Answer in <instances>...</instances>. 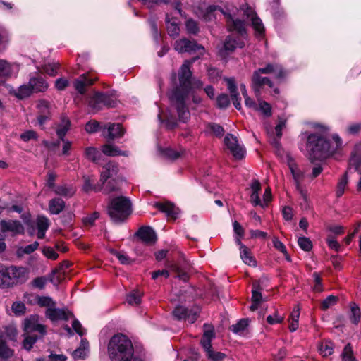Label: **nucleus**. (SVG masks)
Returning <instances> with one entry per match:
<instances>
[{"mask_svg":"<svg viewBox=\"0 0 361 361\" xmlns=\"http://www.w3.org/2000/svg\"><path fill=\"white\" fill-rule=\"evenodd\" d=\"M330 128L324 125L316 124L315 131L307 134V149L312 160H322L332 156L338 152L343 145V141L338 135H332L333 142H330L328 136Z\"/></svg>","mask_w":361,"mask_h":361,"instance_id":"obj_1","label":"nucleus"},{"mask_svg":"<svg viewBox=\"0 0 361 361\" xmlns=\"http://www.w3.org/2000/svg\"><path fill=\"white\" fill-rule=\"evenodd\" d=\"M195 60V58L190 61L187 60L181 66L179 72L180 87L176 88L170 96L171 104L176 109L179 120L184 123L190 118V113L185 105V99L190 90V66Z\"/></svg>","mask_w":361,"mask_h":361,"instance_id":"obj_2","label":"nucleus"},{"mask_svg":"<svg viewBox=\"0 0 361 361\" xmlns=\"http://www.w3.org/2000/svg\"><path fill=\"white\" fill-rule=\"evenodd\" d=\"M107 353L111 361H143L135 354L131 341L121 334L111 338L107 345Z\"/></svg>","mask_w":361,"mask_h":361,"instance_id":"obj_3","label":"nucleus"},{"mask_svg":"<svg viewBox=\"0 0 361 361\" xmlns=\"http://www.w3.org/2000/svg\"><path fill=\"white\" fill-rule=\"evenodd\" d=\"M108 214L115 223L124 221L131 214V202L124 196L111 198L108 204Z\"/></svg>","mask_w":361,"mask_h":361,"instance_id":"obj_4","label":"nucleus"},{"mask_svg":"<svg viewBox=\"0 0 361 361\" xmlns=\"http://www.w3.org/2000/svg\"><path fill=\"white\" fill-rule=\"evenodd\" d=\"M25 338L23 342V348L30 350L33 344L45 334V326L38 323V317L31 316L24 322Z\"/></svg>","mask_w":361,"mask_h":361,"instance_id":"obj_5","label":"nucleus"},{"mask_svg":"<svg viewBox=\"0 0 361 361\" xmlns=\"http://www.w3.org/2000/svg\"><path fill=\"white\" fill-rule=\"evenodd\" d=\"M216 11H219L225 16V18L226 19V25L229 30H235L241 35H243L245 33L244 22L238 19H234L231 15L224 13L222 9L219 6H207L205 10V13L203 16V18L204 19V20H212L213 18V13Z\"/></svg>","mask_w":361,"mask_h":361,"instance_id":"obj_6","label":"nucleus"},{"mask_svg":"<svg viewBox=\"0 0 361 361\" xmlns=\"http://www.w3.org/2000/svg\"><path fill=\"white\" fill-rule=\"evenodd\" d=\"M8 287L23 283L28 279L29 271L23 267L11 266L6 267Z\"/></svg>","mask_w":361,"mask_h":361,"instance_id":"obj_7","label":"nucleus"},{"mask_svg":"<svg viewBox=\"0 0 361 361\" xmlns=\"http://www.w3.org/2000/svg\"><path fill=\"white\" fill-rule=\"evenodd\" d=\"M287 164L292 174L296 190L300 193L301 196L304 199H306V194L301 186V183L304 180L305 176L304 171L299 168L294 159L290 157L287 159Z\"/></svg>","mask_w":361,"mask_h":361,"instance_id":"obj_8","label":"nucleus"},{"mask_svg":"<svg viewBox=\"0 0 361 361\" xmlns=\"http://www.w3.org/2000/svg\"><path fill=\"white\" fill-rule=\"evenodd\" d=\"M174 49L179 53H192L198 52L203 54L204 49L202 46L199 45L194 40H189L186 38L176 40L174 43Z\"/></svg>","mask_w":361,"mask_h":361,"instance_id":"obj_9","label":"nucleus"},{"mask_svg":"<svg viewBox=\"0 0 361 361\" xmlns=\"http://www.w3.org/2000/svg\"><path fill=\"white\" fill-rule=\"evenodd\" d=\"M224 144L235 159H241L244 157L245 149L236 137L228 134L224 138Z\"/></svg>","mask_w":361,"mask_h":361,"instance_id":"obj_10","label":"nucleus"},{"mask_svg":"<svg viewBox=\"0 0 361 361\" xmlns=\"http://www.w3.org/2000/svg\"><path fill=\"white\" fill-rule=\"evenodd\" d=\"M200 312L199 307H196L192 310H188L182 306H178L175 308L173 313L178 319H185L189 323H194L198 317Z\"/></svg>","mask_w":361,"mask_h":361,"instance_id":"obj_11","label":"nucleus"},{"mask_svg":"<svg viewBox=\"0 0 361 361\" xmlns=\"http://www.w3.org/2000/svg\"><path fill=\"white\" fill-rule=\"evenodd\" d=\"M252 87L257 94H260V90L264 85H268L269 87H273V82L268 77H263L262 74L254 71L252 77Z\"/></svg>","mask_w":361,"mask_h":361,"instance_id":"obj_12","label":"nucleus"},{"mask_svg":"<svg viewBox=\"0 0 361 361\" xmlns=\"http://www.w3.org/2000/svg\"><path fill=\"white\" fill-rule=\"evenodd\" d=\"M2 232H11L13 234L23 233L24 227L19 221L16 220H2L0 223Z\"/></svg>","mask_w":361,"mask_h":361,"instance_id":"obj_13","label":"nucleus"},{"mask_svg":"<svg viewBox=\"0 0 361 361\" xmlns=\"http://www.w3.org/2000/svg\"><path fill=\"white\" fill-rule=\"evenodd\" d=\"M118 171V167L116 164L114 162L106 163L101 171L99 182L104 185L109 178L116 176Z\"/></svg>","mask_w":361,"mask_h":361,"instance_id":"obj_14","label":"nucleus"},{"mask_svg":"<svg viewBox=\"0 0 361 361\" xmlns=\"http://www.w3.org/2000/svg\"><path fill=\"white\" fill-rule=\"evenodd\" d=\"M46 316L51 321L68 320L69 317H72V314L64 309L54 307L47 309Z\"/></svg>","mask_w":361,"mask_h":361,"instance_id":"obj_15","label":"nucleus"},{"mask_svg":"<svg viewBox=\"0 0 361 361\" xmlns=\"http://www.w3.org/2000/svg\"><path fill=\"white\" fill-rule=\"evenodd\" d=\"M82 180L83 184L82 186V190L84 192H98L102 190L103 185L100 182L97 184H95L93 176L84 175L82 176Z\"/></svg>","mask_w":361,"mask_h":361,"instance_id":"obj_16","label":"nucleus"},{"mask_svg":"<svg viewBox=\"0 0 361 361\" xmlns=\"http://www.w3.org/2000/svg\"><path fill=\"white\" fill-rule=\"evenodd\" d=\"M255 71L261 74H273L276 78H282L285 76L283 68L277 63H267L265 67L257 69Z\"/></svg>","mask_w":361,"mask_h":361,"instance_id":"obj_17","label":"nucleus"},{"mask_svg":"<svg viewBox=\"0 0 361 361\" xmlns=\"http://www.w3.org/2000/svg\"><path fill=\"white\" fill-rule=\"evenodd\" d=\"M97 80V78L90 77L89 74H82L74 81V87L80 94L85 92V87L91 85Z\"/></svg>","mask_w":361,"mask_h":361,"instance_id":"obj_18","label":"nucleus"},{"mask_svg":"<svg viewBox=\"0 0 361 361\" xmlns=\"http://www.w3.org/2000/svg\"><path fill=\"white\" fill-rule=\"evenodd\" d=\"M215 336L213 326L205 324L204 325V334L201 339V344L206 352L212 349L211 341Z\"/></svg>","mask_w":361,"mask_h":361,"instance_id":"obj_19","label":"nucleus"},{"mask_svg":"<svg viewBox=\"0 0 361 361\" xmlns=\"http://www.w3.org/2000/svg\"><path fill=\"white\" fill-rule=\"evenodd\" d=\"M137 235L146 245H152L157 240L155 232L150 227L140 228Z\"/></svg>","mask_w":361,"mask_h":361,"instance_id":"obj_20","label":"nucleus"},{"mask_svg":"<svg viewBox=\"0 0 361 361\" xmlns=\"http://www.w3.org/2000/svg\"><path fill=\"white\" fill-rule=\"evenodd\" d=\"M154 207L166 214L167 216L171 217L173 219H176L179 213L178 208L176 207V206L169 202H156L154 204Z\"/></svg>","mask_w":361,"mask_h":361,"instance_id":"obj_21","label":"nucleus"},{"mask_svg":"<svg viewBox=\"0 0 361 361\" xmlns=\"http://www.w3.org/2000/svg\"><path fill=\"white\" fill-rule=\"evenodd\" d=\"M71 128V121L65 115H61L56 126V133L60 140H63L67 132Z\"/></svg>","mask_w":361,"mask_h":361,"instance_id":"obj_22","label":"nucleus"},{"mask_svg":"<svg viewBox=\"0 0 361 361\" xmlns=\"http://www.w3.org/2000/svg\"><path fill=\"white\" fill-rule=\"evenodd\" d=\"M29 83L34 93L45 92L49 87L48 82L40 75L31 77Z\"/></svg>","mask_w":361,"mask_h":361,"instance_id":"obj_23","label":"nucleus"},{"mask_svg":"<svg viewBox=\"0 0 361 361\" xmlns=\"http://www.w3.org/2000/svg\"><path fill=\"white\" fill-rule=\"evenodd\" d=\"M350 168L361 172V144L356 145L350 159Z\"/></svg>","mask_w":361,"mask_h":361,"instance_id":"obj_24","label":"nucleus"},{"mask_svg":"<svg viewBox=\"0 0 361 361\" xmlns=\"http://www.w3.org/2000/svg\"><path fill=\"white\" fill-rule=\"evenodd\" d=\"M102 152L107 156H129L130 153L128 151H122L118 147L111 145V144H106L102 147Z\"/></svg>","mask_w":361,"mask_h":361,"instance_id":"obj_25","label":"nucleus"},{"mask_svg":"<svg viewBox=\"0 0 361 361\" xmlns=\"http://www.w3.org/2000/svg\"><path fill=\"white\" fill-rule=\"evenodd\" d=\"M15 68L18 69V66L0 59V78H7L11 77L13 73Z\"/></svg>","mask_w":361,"mask_h":361,"instance_id":"obj_26","label":"nucleus"},{"mask_svg":"<svg viewBox=\"0 0 361 361\" xmlns=\"http://www.w3.org/2000/svg\"><path fill=\"white\" fill-rule=\"evenodd\" d=\"M54 191L58 195L70 198L75 195L76 188L71 185L63 184L56 186Z\"/></svg>","mask_w":361,"mask_h":361,"instance_id":"obj_27","label":"nucleus"},{"mask_svg":"<svg viewBox=\"0 0 361 361\" xmlns=\"http://www.w3.org/2000/svg\"><path fill=\"white\" fill-rule=\"evenodd\" d=\"M105 99V94L96 92L90 99L89 105L94 112H97L102 109L104 106V101Z\"/></svg>","mask_w":361,"mask_h":361,"instance_id":"obj_28","label":"nucleus"},{"mask_svg":"<svg viewBox=\"0 0 361 361\" xmlns=\"http://www.w3.org/2000/svg\"><path fill=\"white\" fill-rule=\"evenodd\" d=\"M166 23L168 34L171 37H177L180 32V28L177 20L170 18L169 14L166 16Z\"/></svg>","mask_w":361,"mask_h":361,"instance_id":"obj_29","label":"nucleus"},{"mask_svg":"<svg viewBox=\"0 0 361 361\" xmlns=\"http://www.w3.org/2000/svg\"><path fill=\"white\" fill-rule=\"evenodd\" d=\"M107 135L109 139L121 137L124 134V130L119 123H109L107 126Z\"/></svg>","mask_w":361,"mask_h":361,"instance_id":"obj_30","label":"nucleus"},{"mask_svg":"<svg viewBox=\"0 0 361 361\" xmlns=\"http://www.w3.org/2000/svg\"><path fill=\"white\" fill-rule=\"evenodd\" d=\"M247 18L252 21V27L259 35H262L264 31V27L262 20L257 16L256 13L249 10L247 13Z\"/></svg>","mask_w":361,"mask_h":361,"instance_id":"obj_31","label":"nucleus"},{"mask_svg":"<svg viewBox=\"0 0 361 361\" xmlns=\"http://www.w3.org/2000/svg\"><path fill=\"white\" fill-rule=\"evenodd\" d=\"M239 249L240 258L243 262L249 266L255 267L257 265V262L251 252V250L247 246L239 247Z\"/></svg>","mask_w":361,"mask_h":361,"instance_id":"obj_32","label":"nucleus"},{"mask_svg":"<svg viewBox=\"0 0 361 361\" xmlns=\"http://www.w3.org/2000/svg\"><path fill=\"white\" fill-rule=\"evenodd\" d=\"M65 207V202L61 198H54L49 200V209L52 214H59Z\"/></svg>","mask_w":361,"mask_h":361,"instance_id":"obj_33","label":"nucleus"},{"mask_svg":"<svg viewBox=\"0 0 361 361\" xmlns=\"http://www.w3.org/2000/svg\"><path fill=\"white\" fill-rule=\"evenodd\" d=\"M49 226V220L44 216H39L37 219V238L42 239L45 236V232Z\"/></svg>","mask_w":361,"mask_h":361,"instance_id":"obj_34","label":"nucleus"},{"mask_svg":"<svg viewBox=\"0 0 361 361\" xmlns=\"http://www.w3.org/2000/svg\"><path fill=\"white\" fill-rule=\"evenodd\" d=\"M244 42L240 39H236L232 36H228L226 38L224 42V48L226 51H233L236 47H244Z\"/></svg>","mask_w":361,"mask_h":361,"instance_id":"obj_35","label":"nucleus"},{"mask_svg":"<svg viewBox=\"0 0 361 361\" xmlns=\"http://www.w3.org/2000/svg\"><path fill=\"white\" fill-rule=\"evenodd\" d=\"M85 157L87 159L97 162L100 159V152L94 147H88L85 149Z\"/></svg>","mask_w":361,"mask_h":361,"instance_id":"obj_36","label":"nucleus"},{"mask_svg":"<svg viewBox=\"0 0 361 361\" xmlns=\"http://www.w3.org/2000/svg\"><path fill=\"white\" fill-rule=\"evenodd\" d=\"M34 93L32 87L30 86V83L27 85H21L17 90L16 93V96L22 99L26 97H28L31 95V94Z\"/></svg>","mask_w":361,"mask_h":361,"instance_id":"obj_37","label":"nucleus"},{"mask_svg":"<svg viewBox=\"0 0 361 361\" xmlns=\"http://www.w3.org/2000/svg\"><path fill=\"white\" fill-rule=\"evenodd\" d=\"M87 341L82 340L80 346L72 353L73 357L75 359L85 358L87 352Z\"/></svg>","mask_w":361,"mask_h":361,"instance_id":"obj_38","label":"nucleus"},{"mask_svg":"<svg viewBox=\"0 0 361 361\" xmlns=\"http://www.w3.org/2000/svg\"><path fill=\"white\" fill-rule=\"evenodd\" d=\"M142 293L138 290H133L126 296V302L130 305H137L141 302Z\"/></svg>","mask_w":361,"mask_h":361,"instance_id":"obj_39","label":"nucleus"},{"mask_svg":"<svg viewBox=\"0 0 361 361\" xmlns=\"http://www.w3.org/2000/svg\"><path fill=\"white\" fill-rule=\"evenodd\" d=\"M319 350L322 356L330 355L334 351V344L331 341H326L320 344Z\"/></svg>","mask_w":361,"mask_h":361,"instance_id":"obj_40","label":"nucleus"},{"mask_svg":"<svg viewBox=\"0 0 361 361\" xmlns=\"http://www.w3.org/2000/svg\"><path fill=\"white\" fill-rule=\"evenodd\" d=\"M59 66L60 64L59 63H48L42 66V70L49 75L55 76L57 74Z\"/></svg>","mask_w":361,"mask_h":361,"instance_id":"obj_41","label":"nucleus"},{"mask_svg":"<svg viewBox=\"0 0 361 361\" xmlns=\"http://www.w3.org/2000/svg\"><path fill=\"white\" fill-rule=\"evenodd\" d=\"M247 325L248 322L247 319H241L235 324L232 325L231 329L235 334H241L245 330Z\"/></svg>","mask_w":361,"mask_h":361,"instance_id":"obj_42","label":"nucleus"},{"mask_svg":"<svg viewBox=\"0 0 361 361\" xmlns=\"http://www.w3.org/2000/svg\"><path fill=\"white\" fill-rule=\"evenodd\" d=\"M119 187L115 180H109L103 185L102 191L104 194H110L113 192L118 191Z\"/></svg>","mask_w":361,"mask_h":361,"instance_id":"obj_43","label":"nucleus"},{"mask_svg":"<svg viewBox=\"0 0 361 361\" xmlns=\"http://www.w3.org/2000/svg\"><path fill=\"white\" fill-rule=\"evenodd\" d=\"M350 311H351L350 320L353 324H357L359 322L360 315H361L360 310L357 305H355V303H353L350 305Z\"/></svg>","mask_w":361,"mask_h":361,"instance_id":"obj_44","label":"nucleus"},{"mask_svg":"<svg viewBox=\"0 0 361 361\" xmlns=\"http://www.w3.org/2000/svg\"><path fill=\"white\" fill-rule=\"evenodd\" d=\"M207 128L209 132L216 137H221L224 133L223 127L216 123H209Z\"/></svg>","mask_w":361,"mask_h":361,"instance_id":"obj_45","label":"nucleus"},{"mask_svg":"<svg viewBox=\"0 0 361 361\" xmlns=\"http://www.w3.org/2000/svg\"><path fill=\"white\" fill-rule=\"evenodd\" d=\"M37 108L39 114L50 115V103L46 100L42 99L38 102Z\"/></svg>","mask_w":361,"mask_h":361,"instance_id":"obj_46","label":"nucleus"},{"mask_svg":"<svg viewBox=\"0 0 361 361\" xmlns=\"http://www.w3.org/2000/svg\"><path fill=\"white\" fill-rule=\"evenodd\" d=\"M230 104V99L227 94H221L216 98V105L220 109H225Z\"/></svg>","mask_w":361,"mask_h":361,"instance_id":"obj_47","label":"nucleus"},{"mask_svg":"<svg viewBox=\"0 0 361 361\" xmlns=\"http://www.w3.org/2000/svg\"><path fill=\"white\" fill-rule=\"evenodd\" d=\"M111 253L116 256L120 262L123 264H129L131 263L132 260L124 252H119L116 250H111Z\"/></svg>","mask_w":361,"mask_h":361,"instance_id":"obj_48","label":"nucleus"},{"mask_svg":"<svg viewBox=\"0 0 361 361\" xmlns=\"http://www.w3.org/2000/svg\"><path fill=\"white\" fill-rule=\"evenodd\" d=\"M186 29L188 33L196 35L199 32L197 23L192 19H188L185 22Z\"/></svg>","mask_w":361,"mask_h":361,"instance_id":"obj_49","label":"nucleus"},{"mask_svg":"<svg viewBox=\"0 0 361 361\" xmlns=\"http://www.w3.org/2000/svg\"><path fill=\"white\" fill-rule=\"evenodd\" d=\"M39 247V243L35 241L32 244H30L28 245H26L24 247H20L18 250V255H23V254H30L35 251Z\"/></svg>","mask_w":361,"mask_h":361,"instance_id":"obj_50","label":"nucleus"},{"mask_svg":"<svg viewBox=\"0 0 361 361\" xmlns=\"http://www.w3.org/2000/svg\"><path fill=\"white\" fill-rule=\"evenodd\" d=\"M337 300L338 299L336 296H334V295L328 296L325 300H324L321 302V308L323 310H326L329 309V307H332L333 305H334L336 303Z\"/></svg>","mask_w":361,"mask_h":361,"instance_id":"obj_51","label":"nucleus"},{"mask_svg":"<svg viewBox=\"0 0 361 361\" xmlns=\"http://www.w3.org/2000/svg\"><path fill=\"white\" fill-rule=\"evenodd\" d=\"M300 247L305 251H310L312 247L311 240L305 237H300L298 240Z\"/></svg>","mask_w":361,"mask_h":361,"instance_id":"obj_52","label":"nucleus"},{"mask_svg":"<svg viewBox=\"0 0 361 361\" xmlns=\"http://www.w3.org/2000/svg\"><path fill=\"white\" fill-rule=\"evenodd\" d=\"M348 184V178L346 175H344L343 178L340 180V181L338 183L337 189H336V196L338 197L343 195L344 193L345 187Z\"/></svg>","mask_w":361,"mask_h":361,"instance_id":"obj_53","label":"nucleus"},{"mask_svg":"<svg viewBox=\"0 0 361 361\" xmlns=\"http://www.w3.org/2000/svg\"><path fill=\"white\" fill-rule=\"evenodd\" d=\"M162 154L164 156H165L166 158L171 159V160H175L177 159L180 157V152H177L171 148H166L162 150Z\"/></svg>","mask_w":361,"mask_h":361,"instance_id":"obj_54","label":"nucleus"},{"mask_svg":"<svg viewBox=\"0 0 361 361\" xmlns=\"http://www.w3.org/2000/svg\"><path fill=\"white\" fill-rule=\"evenodd\" d=\"M252 301L261 303L262 301V296L260 293L259 286L257 283L253 284V289L252 290Z\"/></svg>","mask_w":361,"mask_h":361,"instance_id":"obj_55","label":"nucleus"},{"mask_svg":"<svg viewBox=\"0 0 361 361\" xmlns=\"http://www.w3.org/2000/svg\"><path fill=\"white\" fill-rule=\"evenodd\" d=\"M206 353L208 358L212 361H221L226 357L224 353L214 351L212 349L208 350Z\"/></svg>","mask_w":361,"mask_h":361,"instance_id":"obj_56","label":"nucleus"},{"mask_svg":"<svg viewBox=\"0 0 361 361\" xmlns=\"http://www.w3.org/2000/svg\"><path fill=\"white\" fill-rule=\"evenodd\" d=\"M342 361H355L353 355L352 348L349 344L343 349L342 353Z\"/></svg>","mask_w":361,"mask_h":361,"instance_id":"obj_57","label":"nucleus"},{"mask_svg":"<svg viewBox=\"0 0 361 361\" xmlns=\"http://www.w3.org/2000/svg\"><path fill=\"white\" fill-rule=\"evenodd\" d=\"M6 267L0 264V287L6 288L8 287L7 274L6 273Z\"/></svg>","mask_w":361,"mask_h":361,"instance_id":"obj_58","label":"nucleus"},{"mask_svg":"<svg viewBox=\"0 0 361 361\" xmlns=\"http://www.w3.org/2000/svg\"><path fill=\"white\" fill-rule=\"evenodd\" d=\"M40 306L51 308L56 306V302L50 297H41L38 299Z\"/></svg>","mask_w":361,"mask_h":361,"instance_id":"obj_59","label":"nucleus"},{"mask_svg":"<svg viewBox=\"0 0 361 361\" xmlns=\"http://www.w3.org/2000/svg\"><path fill=\"white\" fill-rule=\"evenodd\" d=\"M263 112L267 116H270L271 114V108L269 104L264 101H259L258 109Z\"/></svg>","mask_w":361,"mask_h":361,"instance_id":"obj_60","label":"nucleus"},{"mask_svg":"<svg viewBox=\"0 0 361 361\" xmlns=\"http://www.w3.org/2000/svg\"><path fill=\"white\" fill-rule=\"evenodd\" d=\"M12 311L15 314L20 315L24 313L25 310V305L21 302H15L12 305Z\"/></svg>","mask_w":361,"mask_h":361,"instance_id":"obj_61","label":"nucleus"},{"mask_svg":"<svg viewBox=\"0 0 361 361\" xmlns=\"http://www.w3.org/2000/svg\"><path fill=\"white\" fill-rule=\"evenodd\" d=\"M224 80L227 83L228 89L231 93V97H236V94L238 93L237 92V87L234 80L233 78H225Z\"/></svg>","mask_w":361,"mask_h":361,"instance_id":"obj_62","label":"nucleus"},{"mask_svg":"<svg viewBox=\"0 0 361 361\" xmlns=\"http://www.w3.org/2000/svg\"><path fill=\"white\" fill-rule=\"evenodd\" d=\"M208 77L212 82H215L221 78V72L216 68H209Z\"/></svg>","mask_w":361,"mask_h":361,"instance_id":"obj_63","label":"nucleus"},{"mask_svg":"<svg viewBox=\"0 0 361 361\" xmlns=\"http://www.w3.org/2000/svg\"><path fill=\"white\" fill-rule=\"evenodd\" d=\"M313 278L314 281L313 290L315 292H322L323 290L322 285V279L319 276V274L317 272L313 273Z\"/></svg>","mask_w":361,"mask_h":361,"instance_id":"obj_64","label":"nucleus"}]
</instances>
